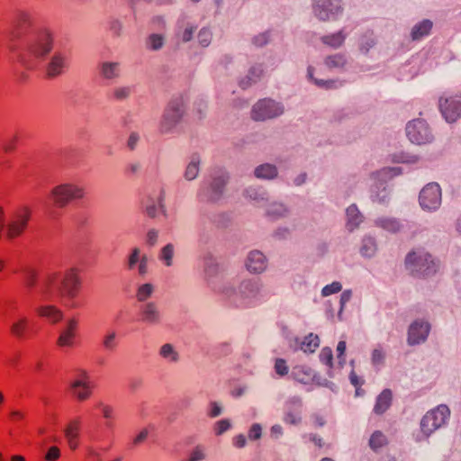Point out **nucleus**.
I'll use <instances>...</instances> for the list:
<instances>
[{
  "instance_id": "54",
  "label": "nucleus",
  "mask_w": 461,
  "mask_h": 461,
  "mask_svg": "<svg viewBox=\"0 0 461 461\" xmlns=\"http://www.w3.org/2000/svg\"><path fill=\"white\" fill-rule=\"evenodd\" d=\"M320 360L321 363L327 365L330 368L333 366V354L332 350L329 347H325L321 349L319 355Z\"/></svg>"
},
{
  "instance_id": "20",
  "label": "nucleus",
  "mask_w": 461,
  "mask_h": 461,
  "mask_svg": "<svg viewBox=\"0 0 461 461\" xmlns=\"http://www.w3.org/2000/svg\"><path fill=\"white\" fill-rule=\"evenodd\" d=\"M77 329V321L74 318L68 319L60 330L57 344L60 348H70L74 345Z\"/></svg>"
},
{
  "instance_id": "10",
  "label": "nucleus",
  "mask_w": 461,
  "mask_h": 461,
  "mask_svg": "<svg viewBox=\"0 0 461 461\" xmlns=\"http://www.w3.org/2000/svg\"><path fill=\"white\" fill-rule=\"evenodd\" d=\"M442 194L439 185L436 182L427 184L420 192L419 203L426 212H436L441 205Z\"/></svg>"
},
{
  "instance_id": "22",
  "label": "nucleus",
  "mask_w": 461,
  "mask_h": 461,
  "mask_svg": "<svg viewBox=\"0 0 461 461\" xmlns=\"http://www.w3.org/2000/svg\"><path fill=\"white\" fill-rule=\"evenodd\" d=\"M138 264V273L140 276H144L148 273V257L141 254L140 249L134 248L131 249L127 259V267L132 270Z\"/></svg>"
},
{
  "instance_id": "49",
  "label": "nucleus",
  "mask_w": 461,
  "mask_h": 461,
  "mask_svg": "<svg viewBox=\"0 0 461 461\" xmlns=\"http://www.w3.org/2000/svg\"><path fill=\"white\" fill-rule=\"evenodd\" d=\"M386 444V437L380 431L375 430L370 437L369 447L376 451Z\"/></svg>"
},
{
  "instance_id": "9",
  "label": "nucleus",
  "mask_w": 461,
  "mask_h": 461,
  "mask_svg": "<svg viewBox=\"0 0 461 461\" xmlns=\"http://www.w3.org/2000/svg\"><path fill=\"white\" fill-rule=\"evenodd\" d=\"M341 0H313L312 13L321 22L335 21L341 15Z\"/></svg>"
},
{
  "instance_id": "28",
  "label": "nucleus",
  "mask_w": 461,
  "mask_h": 461,
  "mask_svg": "<svg viewBox=\"0 0 461 461\" xmlns=\"http://www.w3.org/2000/svg\"><path fill=\"white\" fill-rule=\"evenodd\" d=\"M347 229L352 232L363 221V215L356 204L349 205L346 210Z\"/></svg>"
},
{
  "instance_id": "41",
  "label": "nucleus",
  "mask_w": 461,
  "mask_h": 461,
  "mask_svg": "<svg viewBox=\"0 0 461 461\" xmlns=\"http://www.w3.org/2000/svg\"><path fill=\"white\" fill-rule=\"evenodd\" d=\"M402 173V168L401 167H386L373 175L375 176L378 181H387Z\"/></svg>"
},
{
  "instance_id": "40",
  "label": "nucleus",
  "mask_w": 461,
  "mask_h": 461,
  "mask_svg": "<svg viewBox=\"0 0 461 461\" xmlns=\"http://www.w3.org/2000/svg\"><path fill=\"white\" fill-rule=\"evenodd\" d=\"M324 64L330 69H341L347 64V58L344 54L337 53L326 57Z\"/></svg>"
},
{
  "instance_id": "47",
  "label": "nucleus",
  "mask_w": 461,
  "mask_h": 461,
  "mask_svg": "<svg viewBox=\"0 0 461 461\" xmlns=\"http://www.w3.org/2000/svg\"><path fill=\"white\" fill-rule=\"evenodd\" d=\"M154 293V285L150 283H146L139 286L136 298L139 302L145 303Z\"/></svg>"
},
{
  "instance_id": "48",
  "label": "nucleus",
  "mask_w": 461,
  "mask_h": 461,
  "mask_svg": "<svg viewBox=\"0 0 461 461\" xmlns=\"http://www.w3.org/2000/svg\"><path fill=\"white\" fill-rule=\"evenodd\" d=\"M313 72H314V68L312 66H309L308 69H307V77L310 80L313 81L316 86H318L319 87L326 88V89H330V88L336 87V85H337L336 81L314 78Z\"/></svg>"
},
{
  "instance_id": "43",
  "label": "nucleus",
  "mask_w": 461,
  "mask_h": 461,
  "mask_svg": "<svg viewBox=\"0 0 461 461\" xmlns=\"http://www.w3.org/2000/svg\"><path fill=\"white\" fill-rule=\"evenodd\" d=\"M79 425L77 421H73L68 425L65 429V436L68 439L70 448L75 449L77 447V438L78 437Z\"/></svg>"
},
{
  "instance_id": "25",
  "label": "nucleus",
  "mask_w": 461,
  "mask_h": 461,
  "mask_svg": "<svg viewBox=\"0 0 461 461\" xmlns=\"http://www.w3.org/2000/svg\"><path fill=\"white\" fill-rule=\"evenodd\" d=\"M254 176L258 179L273 180L278 176V168L276 165L264 163L255 167Z\"/></svg>"
},
{
  "instance_id": "42",
  "label": "nucleus",
  "mask_w": 461,
  "mask_h": 461,
  "mask_svg": "<svg viewBox=\"0 0 461 461\" xmlns=\"http://www.w3.org/2000/svg\"><path fill=\"white\" fill-rule=\"evenodd\" d=\"M29 320L26 317H20L11 326V332L18 339H23L27 332Z\"/></svg>"
},
{
  "instance_id": "38",
  "label": "nucleus",
  "mask_w": 461,
  "mask_h": 461,
  "mask_svg": "<svg viewBox=\"0 0 461 461\" xmlns=\"http://www.w3.org/2000/svg\"><path fill=\"white\" fill-rule=\"evenodd\" d=\"M37 311L41 316L49 319L52 322H58L63 317L61 311L52 305L41 306Z\"/></svg>"
},
{
  "instance_id": "23",
  "label": "nucleus",
  "mask_w": 461,
  "mask_h": 461,
  "mask_svg": "<svg viewBox=\"0 0 461 461\" xmlns=\"http://www.w3.org/2000/svg\"><path fill=\"white\" fill-rule=\"evenodd\" d=\"M433 22L429 19H423L413 25L411 30V39L412 41H419L422 38L429 36L433 28Z\"/></svg>"
},
{
  "instance_id": "17",
  "label": "nucleus",
  "mask_w": 461,
  "mask_h": 461,
  "mask_svg": "<svg viewBox=\"0 0 461 461\" xmlns=\"http://www.w3.org/2000/svg\"><path fill=\"white\" fill-rule=\"evenodd\" d=\"M70 388L73 395L79 401L88 399L92 393L89 376L87 373L81 370L77 377L71 382Z\"/></svg>"
},
{
  "instance_id": "55",
  "label": "nucleus",
  "mask_w": 461,
  "mask_h": 461,
  "mask_svg": "<svg viewBox=\"0 0 461 461\" xmlns=\"http://www.w3.org/2000/svg\"><path fill=\"white\" fill-rule=\"evenodd\" d=\"M312 383L316 384L319 386L327 387L330 390H331L332 392H337V389H338L337 385L333 382H330V381L327 380L326 378L317 375L315 372H314V379L312 380Z\"/></svg>"
},
{
  "instance_id": "37",
  "label": "nucleus",
  "mask_w": 461,
  "mask_h": 461,
  "mask_svg": "<svg viewBox=\"0 0 461 461\" xmlns=\"http://www.w3.org/2000/svg\"><path fill=\"white\" fill-rule=\"evenodd\" d=\"M196 31V27L187 24L178 25L176 32V38L178 41L188 42L193 39L194 33Z\"/></svg>"
},
{
  "instance_id": "12",
  "label": "nucleus",
  "mask_w": 461,
  "mask_h": 461,
  "mask_svg": "<svg viewBox=\"0 0 461 461\" xmlns=\"http://www.w3.org/2000/svg\"><path fill=\"white\" fill-rule=\"evenodd\" d=\"M28 53L36 59H41L52 50V38L47 31L35 34L28 43Z\"/></svg>"
},
{
  "instance_id": "15",
  "label": "nucleus",
  "mask_w": 461,
  "mask_h": 461,
  "mask_svg": "<svg viewBox=\"0 0 461 461\" xmlns=\"http://www.w3.org/2000/svg\"><path fill=\"white\" fill-rule=\"evenodd\" d=\"M439 109L445 120L451 123L461 116V95L439 99Z\"/></svg>"
},
{
  "instance_id": "45",
  "label": "nucleus",
  "mask_w": 461,
  "mask_h": 461,
  "mask_svg": "<svg viewBox=\"0 0 461 461\" xmlns=\"http://www.w3.org/2000/svg\"><path fill=\"white\" fill-rule=\"evenodd\" d=\"M346 35L343 33V31H339L334 34L322 36L321 41L330 47L339 48L343 44Z\"/></svg>"
},
{
  "instance_id": "18",
  "label": "nucleus",
  "mask_w": 461,
  "mask_h": 461,
  "mask_svg": "<svg viewBox=\"0 0 461 461\" xmlns=\"http://www.w3.org/2000/svg\"><path fill=\"white\" fill-rule=\"evenodd\" d=\"M140 320L147 325L158 326L162 321V312L157 303L150 301L143 303L140 309Z\"/></svg>"
},
{
  "instance_id": "31",
  "label": "nucleus",
  "mask_w": 461,
  "mask_h": 461,
  "mask_svg": "<svg viewBox=\"0 0 461 461\" xmlns=\"http://www.w3.org/2000/svg\"><path fill=\"white\" fill-rule=\"evenodd\" d=\"M375 225L392 233H397L403 228V224L396 218L382 217L375 220Z\"/></svg>"
},
{
  "instance_id": "58",
  "label": "nucleus",
  "mask_w": 461,
  "mask_h": 461,
  "mask_svg": "<svg viewBox=\"0 0 461 461\" xmlns=\"http://www.w3.org/2000/svg\"><path fill=\"white\" fill-rule=\"evenodd\" d=\"M261 437H262V426L259 423H253L248 432L249 439L258 440Z\"/></svg>"
},
{
  "instance_id": "34",
  "label": "nucleus",
  "mask_w": 461,
  "mask_h": 461,
  "mask_svg": "<svg viewBox=\"0 0 461 461\" xmlns=\"http://www.w3.org/2000/svg\"><path fill=\"white\" fill-rule=\"evenodd\" d=\"M377 250V244L375 238L371 236H365L362 239L361 246L359 249L360 254L367 258H373Z\"/></svg>"
},
{
  "instance_id": "14",
  "label": "nucleus",
  "mask_w": 461,
  "mask_h": 461,
  "mask_svg": "<svg viewBox=\"0 0 461 461\" xmlns=\"http://www.w3.org/2000/svg\"><path fill=\"white\" fill-rule=\"evenodd\" d=\"M430 331V324L424 320L418 319L411 323L408 329L407 343L415 346L425 342Z\"/></svg>"
},
{
  "instance_id": "59",
  "label": "nucleus",
  "mask_w": 461,
  "mask_h": 461,
  "mask_svg": "<svg viewBox=\"0 0 461 461\" xmlns=\"http://www.w3.org/2000/svg\"><path fill=\"white\" fill-rule=\"evenodd\" d=\"M123 29L122 23L120 20L113 19L109 22V31L115 37H120L122 35Z\"/></svg>"
},
{
  "instance_id": "27",
  "label": "nucleus",
  "mask_w": 461,
  "mask_h": 461,
  "mask_svg": "<svg viewBox=\"0 0 461 461\" xmlns=\"http://www.w3.org/2000/svg\"><path fill=\"white\" fill-rule=\"evenodd\" d=\"M393 393L390 389H384L376 397V402L374 406V412L375 414H383L385 412L392 404Z\"/></svg>"
},
{
  "instance_id": "62",
  "label": "nucleus",
  "mask_w": 461,
  "mask_h": 461,
  "mask_svg": "<svg viewBox=\"0 0 461 461\" xmlns=\"http://www.w3.org/2000/svg\"><path fill=\"white\" fill-rule=\"evenodd\" d=\"M36 277H37V274L34 270H32V269L26 270L24 273L25 285L30 288L33 287L35 285V282H36Z\"/></svg>"
},
{
  "instance_id": "57",
  "label": "nucleus",
  "mask_w": 461,
  "mask_h": 461,
  "mask_svg": "<svg viewBox=\"0 0 461 461\" xmlns=\"http://www.w3.org/2000/svg\"><path fill=\"white\" fill-rule=\"evenodd\" d=\"M342 285L339 282H333L330 285H325L321 290L322 296H329L332 294L339 293L341 291Z\"/></svg>"
},
{
  "instance_id": "19",
  "label": "nucleus",
  "mask_w": 461,
  "mask_h": 461,
  "mask_svg": "<svg viewBox=\"0 0 461 461\" xmlns=\"http://www.w3.org/2000/svg\"><path fill=\"white\" fill-rule=\"evenodd\" d=\"M97 71L101 79L115 82L122 77V64L119 61L103 60L98 63Z\"/></svg>"
},
{
  "instance_id": "1",
  "label": "nucleus",
  "mask_w": 461,
  "mask_h": 461,
  "mask_svg": "<svg viewBox=\"0 0 461 461\" xmlns=\"http://www.w3.org/2000/svg\"><path fill=\"white\" fill-rule=\"evenodd\" d=\"M79 285L77 269L72 267L63 273L48 274L40 285V293L44 299L59 297L70 301L77 296Z\"/></svg>"
},
{
  "instance_id": "51",
  "label": "nucleus",
  "mask_w": 461,
  "mask_h": 461,
  "mask_svg": "<svg viewBox=\"0 0 461 461\" xmlns=\"http://www.w3.org/2000/svg\"><path fill=\"white\" fill-rule=\"evenodd\" d=\"M117 334L114 330L108 331L103 339V346L106 350L113 351L117 347Z\"/></svg>"
},
{
  "instance_id": "33",
  "label": "nucleus",
  "mask_w": 461,
  "mask_h": 461,
  "mask_svg": "<svg viewBox=\"0 0 461 461\" xmlns=\"http://www.w3.org/2000/svg\"><path fill=\"white\" fill-rule=\"evenodd\" d=\"M133 89V86L131 85L116 86L111 91V98L115 102L127 101L131 96Z\"/></svg>"
},
{
  "instance_id": "35",
  "label": "nucleus",
  "mask_w": 461,
  "mask_h": 461,
  "mask_svg": "<svg viewBox=\"0 0 461 461\" xmlns=\"http://www.w3.org/2000/svg\"><path fill=\"white\" fill-rule=\"evenodd\" d=\"M386 181H379L375 188L372 190L371 198L374 202L386 203L389 201L390 191L384 185Z\"/></svg>"
},
{
  "instance_id": "6",
  "label": "nucleus",
  "mask_w": 461,
  "mask_h": 461,
  "mask_svg": "<svg viewBox=\"0 0 461 461\" xmlns=\"http://www.w3.org/2000/svg\"><path fill=\"white\" fill-rule=\"evenodd\" d=\"M450 415L447 405H439L436 409L428 411L420 420L421 435L417 436V440L421 441L429 438L436 429L446 424Z\"/></svg>"
},
{
  "instance_id": "39",
  "label": "nucleus",
  "mask_w": 461,
  "mask_h": 461,
  "mask_svg": "<svg viewBox=\"0 0 461 461\" xmlns=\"http://www.w3.org/2000/svg\"><path fill=\"white\" fill-rule=\"evenodd\" d=\"M200 157L198 155H194L186 166L185 171V178L188 181L194 180L198 176L200 171Z\"/></svg>"
},
{
  "instance_id": "56",
  "label": "nucleus",
  "mask_w": 461,
  "mask_h": 461,
  "mask_svg": "<svg viewBox=\"0 0 461 461\" xmlns=\"http://www.w3.org/2000/svg\"><path fill=\"white\" fill-rule=\"evenodd\" d=\"M97 407L101 410L103 417L107 420L113 419L114 417V408L109 404H106L103 402H98Z\"/></svg>"
},
{
  "instance_id": "5",
  "label": "nucleus",
  "mask_w": 461,
  "mask_h": 461,
  "mask_svg": "<svg viewBox=\"0 0 461 461\" xmlns=\"http://www.w3.org/2000/svg\"><path fill=\"white\" fill-rule=\"evenodd\" d=\"M184 114L185 105L182 99L176 98L171 100L163 113L159 123V131L162 134L176 132Z\"/></svg>"
},
{
  "instance_id": "8",
  "label": "nucleus",
  "mask_w": 461,
  "mask_h": 461,
  "mask_svg": "<svg viewBox=\"0 0 461 461\" xmlns=\"http://www.w3.org/2000/svg\"><path fill=\"white\" fill-rule=\"evenodd\" d=\"M405 130L410 141L416 145H426L434 140L432 131L423 119H414L409 122Z\"/></svg>"
},
{
  "instance_id": "36",
  "label": "nucleus",
  "mask_w": 461,
  "mask_h": 461,
  "mask_svg": "<svg viewBox=\"0 0 461 461\" xmlns=\"http://www.w3.org/2000/svg\"><path fill=\"white\" fill-rule=\"evenodd\" d=\"M262 73L263 69L261 68L260 66L252 67L249 69V74L246 76V77L242 78L240 81V86L243 89L249 87L252 84L259 80Z\"/></svg>"
},
{
  "instance_id": "32",
  "label": "nucleus",
  "mask_w": 461,
  "mask_h": 461,
  "mask_svg": "<svg viewBox=\"0 0 461 461\" xmlns=\"http://www.w3.org/2000/svg\"><path fill=\"white\" fill-rule=\"evenodd\" d=\"M158 355L161 358L169 364H176L180 359L178 351L171 343L163 344L158 349Z\"/></svg>"
},
{
  "instance_id": "60",
  "label": "nucleus",
  "mask_w": 461,
  "mask_h": 461,
  "mask_svg": "<svg viewBox=\"0 0 461 461\" xmlns=\"http://www.w3.org/2000/svg\"><path fill=\"white\" fill-rule=\"evenodd\" d=\"M205 458V454L201 446L195 447L190 453V456L185 461H202Z\"/></svg>"
},
{
  "instance_id": "29",
  "label": "nucleus",
  "mask_w": 461,
  "mask_h": 461,
  "mask_svg": "<svg viewBox=\"0 0 461 461\" xmlns=\"http://www.w3.org/2000/svg\"><path fill=\"white\" fill-rule=\"evenodd\" d=\"M243 195L255 203H261L267 200V192L259 185H251L244 190Z\"/></svg>"
},
{
  "instance_id": "63",
  "label": "nucleus",
  "mask_w": 461,
  "mask_h": 461,
  "mask_svg": "<svg viewBox=\"0 0 461 461\" xmlns=\"http://www.w3.org/2000/svg\"><path fill=\"white\" fill-rule=\"evenodd\" d=\"M275 370L277 375H285L287 374L286 361L283 358H277L275 364Z\"/></svg>"
},
{
  "instance_id": "3",
  "label": "nucleus",
  "mask_w": 461,
  "mask_h": 461,
  "mask_svg": "<svg viewBox=\"0 0 461 461\" xmlns=\"http://www.w3.org/2000/svg\"><path fill=\"white\" fill-rule=\"evenodd\" d=\"M406 270L414 277L427 278L434 276L438 268L439 262L431 254L423 249L410 251L404 259Z\"/></svg>"
},
{
  "instance_id": "16",
  "label": "nucleus",
  "mask_w": 461,
  "mask_h": 461,
  "mask_svg": "<svg viewBox=\"0 0 461 461\" xmlns=\"http://www.w3.org/2000/svg\"><path fill=\"white\" fill-rule=\"evenodd\" d=\"M166 192L162 188L159 191L158 195L155 198L151 195L148 196L146 201L143 203V212L149 218L155 219L160 212L164 216L167 215V208L165 203Z\"/></svg>"
},
{
  "instance_id": "46",
  "label": "nucleus",
  "mask_w": 461,
  "mask_h": 461,
  "mask_svg": "<svg viewBox=\"0 0 461 461\" xmlns=\"http://www.w3.org/2000/svg\"><path fill=\"white\" fill-rule=\"evenodd\" d=\"M165 44V38L161 34L152 33L150 34L146 41V46L150 50H159L163 48Z\"/></svg>"
},
{
  "instance_id": "44",
  "label": "nucleus",
  "mask_w": 461,
  "mask_h": 461,
  "mask_svg": "<svg viewBox=\"0 0 461 461\" xmlns=\"http://www.w3.org/2000/svg\"><path fill=\"white\" fill-rule=\"evenodd\" d=\"M174 255L175 247L172 243H168L161 249L158 258L164 263L166 267H171L173 265Z\"/></svg>"
},
{
  "instance_id": "30",
  "label": "nucleus",
  "mask_w": 461,
  "mask_h": 461,
  "mask_svg": "<svg viewBox=\"0 0 461 461\" xmlns=\"http://www.w3.org/2000/svg\"><path fill=\"white\" fill-rule=\"evenodd\" d=\"M287 207L285 203L280 202H272L266 210V215L270 221H277L286 215Z\"/></svg>"
},
{
  "instance_id": "13",
  "label": "nucleus",
  "mask_w": 461,
  "mask_h": 461,
  "mask_svg": "<svg viewBox=\"0 0 461 461\" xmlns=\"http://www.w3.org/2000/svg\"><path fill=\"white\" fill-rule=\"evenodd\" d=\"M69 68L68 56L62 51H56L46 64L45 72L49 78H56L63 75Z\"/></svg>"
},
{
  "instance_id": "21",
  "label": "nucleus",
  "mask_w": 461,
  "mask_h": 461,
  "mask_svg": "<svg viewBox=\"0 0 461 461\" xmlns=\"http://www.w3.org/2000/svg\"><path fill=\"white\" fill-rule=\"evenodd\" d=\"M246 268L252 274H261L267 267V258L259 250L250 251L246 259Z\"/></svg>"
},
{
  "instance_id": "61",
  "label": "nucleus",
  "mask_w": 461,
  "mask_h": 461,
  "mask_svg": "<svg viewBox=\"0 0 461 461\" xmlns=\"http://www.w3.org/2000/svg\"><path fill=\"white\" fill-rule=\"evenodd\" d=\"M231 425L229 420H221L215 424L216 435H221L230 429Z\"/></svg>"
},
{
  "instance_id": "11",
  "label": "nucleus",
  "mask_w": 461,
  "mask_h": 461,
  "mask_svg": "<svg viewBox=\"0 0 461 461\" xmlns=\"http://www.w3.org/2000/svg\"><path fill=\"white\" fill-rule=\"evenodd\" d=\"M284 113V107L272 99H262L257 102L251 110L254 121H266L279 116Z\"/></svg>"
},
{
  "instance_id": "53",
  "label": "nucleus",
  "mask_w": 461,
  "mask_h": 461,
  "mask_svg": "<svg viewBox=\"0 0 461 461\" xmlns=\"http://www.w3.org/2000/svg\"><path fill=\"white\" fill-rule=\"evenodd\" d=\"M197 38H198L199 44L202 47L205 48L210 45V43L212 41V34L210 32V30L206 29V28H203L198 32Z\"/></svg>"
},
{
  "instance_id": "26",
  "label": "nucleus",
  "mask_w": 461,
  "mask_h": 461,
  "mask_svg": "<svg viewBox=\"0 0 461 461\" xmlns=\"http://www.w3.org/2000/svg\"><path fill=\"white\" fill-rule=\"evenodd\" d=\"M292 375L296 382L310 384L314 379V371L306 366H297L294 367Z\"/></svg>"
},
{
  "instance_id": "4",
  "label": "nucleus",
  "mask_w": 461,
  "mask_h": 461,
  "mask_svg": "<svg viewBox=\"0 0 461 461\" xmlns=\"http://www.w3.org/2000/svg\"><path fill=\"white\" fill-rule=\"evenodd\" d=\"M230 176L224 169H217L212 175L210 180L205 183L198 193L203 201L218 202L225 192Z\"/></svg>"
},
{
  "instance_id": "64",
  "label": "nucleus",
  "mask_w": 461,
  "mask_h": 461,
  "mask_svg": "<svg viewBox=\"0 0 461 461\" xmlns=\"http://www.w3.org/2000/svg\"><path fill=\"white\" fill-rule=\"evenodd\" d=\"M222 412V408L221 404L217 402H212L210 403V411L208 412V415L211 418H216L220 416Z\"/></svg>"
},
{
  "instance_id": "24",
  "label": "nucleus",
  "mask_w": 461,
  "mask_h": 461,
  "mask_svg": "<svg viewBox=\"0 0 461 461\" xmlns=\"http://www.w3.org/2000/svg\"><path fill=\"white\" fill-rule=\"evenodd\" d=\"M294 344L296 348L303 350L304 353H313L320 346V338L316 334L310 333L303 340L295 338Z\"/></svg>"
},
{
  "instance_id": "50",
  "label": "nucleus",
  "mask_w": 461,
  "mask_h": 461,
  "mask_svg": "<svg viewBox=\"0 0 461 461\" xmlns=\"http://www.w3.org/2000/svg\"><path fill=\"white\" fill-rule=\"evenodd\" d=\"M420 158L417 155H412L407 152H400L393 154V161L395 163L415 164L419 161Z\"/></svg>"
},
{
  "instance_id": "52",
  "label": "nucleus",
  "mask_w": 461,
  "mask_h": 461,
  "mask_svg": "<svg viewBox=\"0 0 461 461\" xmlns=\"http://www.w3.org/2000/svg\"><path fill=\"white\" fill-rule=\"evenodd\" d=\"M352 297V292L351 290H345L340 294L339 299V311L338 312V319L339 321H343V310L347 303H348L351 300Z\"/></svg>"
},
{
  "instance_id": "2",
  "label": "nucleus",
  "mask_w": 461,
  "mask_h": 461,
  "mask_svg": "<svg viewBox=\"0 0 461 461\" xmlns=\"http://www.w3.org/2000/svg\"><path fill=\"white\" fill-rule=\"evenodd\" d=\"M221 293L239 308L255 306L265 299L263 284L258 279H245L237 289L230 285H225Z\"/></svg>"
},
{
  "instance_id": "7",
  "label": "nucleus",
  "mask_w": 461,
  "mask_h": 461,
  "mask_svg": "<svg viewBox=\"0 0 461 461\" xmlns=\"http://www.w3.org/2000/svg\"><path fill=\"white\" fill-rule=\"evenodd\" d=\"M85 189L74 183H62L54 186L50 191V198L59 208L67 206L71 201L82 199Z\"/></svg>"
}]
</instances>
